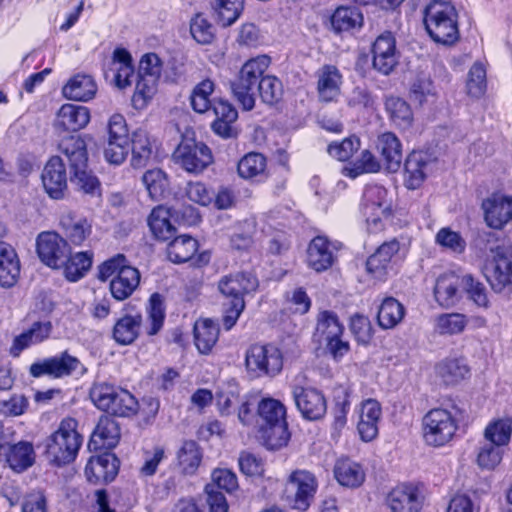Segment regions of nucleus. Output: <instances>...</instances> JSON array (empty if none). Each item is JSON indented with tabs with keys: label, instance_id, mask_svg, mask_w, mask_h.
Here are the masks:
<instances>
[{
	"label": "nucleus",
	"instance_id": "19",
	"mask_svg": "<svg viewBox=\"0 0 512 512\" xmlns=\"http://www.w3.org/2000/svg\"><path fill=\"white\" fill-rule=\"evenodd\" d=\"M481 207L486 224L493 229H502L512 220V197L492 194Z\"/></svg>",
	"mask_w": 512,
	"mask_h": 512
},
{
	"label": "nucleus",
	"instance_id": "58",
	"mask_svg": "<svg viewBox=\"0 0 512 512\" xmlns=\"http://www.w3.org/2000/svg\"><path fill=\"white\" fill-rule=\"evenodd\" d=\"M244 0H216L218 21L223 28L233 24L240 16Z\"/></svg>",
	"mask_w": 512,
	"mask_h": 512
},
{
	"label": "nucleus",
	"instance_id": "13",
	"mask_svg": "<svg viewBox=\"0 0 512 512\" xmlns=\"http://www.w3.org/2000/svg\"><path fill=\"white\" fill-rule=\"evenodd\" d=\"M317 480L310 471L295 470L286 482L285 495L292 508L305 511L317 490Z\"/></svg>",
	"mask_w": 512,
	"mask_h": 512
},
{
	"label": "nucleus",
	"instance_id": "5",
	"mask_svg": "<svg viewBox=\"0 0 512 512\" xmlns=\"http://www.w3.org/2000/svg\"><path fill=\"white\" fill-rule=\"evenodd\" d=\"M98 278L106 281L109 278L111 295L118 301L129 298L140 284V272L131 266L124 254H117L99 266Z\"/></svg>",
	"mask_w": 512,
	"mask_h": 512
},
{
	"label": "nucleus",
	"instance_id": "41",
	"mask_svg": "<svg viewBox=\"0 0 512 512\" xmlns=\"http://www.w3.org/2000/svg\"><path fill=\"white\" fill-rule=\"evenodd\" d=\"M142 323L140 314L124 315L117 320L113 327V338L121 345H129L133 343L139 336Z\"/></svg>",
	"mask_w": 512,
	"mask_h": 512
},
{
	"label": "nucleus",
	"instance_id": "9",
	"mask_svg": "<svg viewBox=\"0 0 512 512\" xmlns=\"http://www.w3.org/2000/svg\"><path fill=\"white\" fill-rule=\"evenodd\" d=\"M30 375L35 378L48 376L61 379L73 375L83 376L87 372L85 365L68 351L34 362L29 368Z\"/></svg>",
	"mask_w": 512,
	"mask_h": 512
},
{
	"label": "nucleus",
	"instance_id": "63",
	"mask_svg": "<svg viewBox=\"0 0 512 512\" xmlns=\"http://www.w3.org/2000/svg\"><path fill=\"white\" fill-rule=\"evenodd\" d=\"M95 498L97 512H123L124 504L121 503L119 492L115 490H97Z\"/></svg>",
	"mask_w": 512,
	"mask_h": 512
},
{
	"label": "nucleus",
	"instance_id": "50",
	"mask_svg": "<svg viewBox=\"0 0 512 512\" xmlns=\"http://www.w3.org/2000/svg\"><path fill=\"white\" fill-rule=\"evenodd\" d=\"M403 305L393 297L383 300L378 311V323L384 329L395 327L404 317Z\"/></svg>",
	"mask_w": 512,
	"mask_h": 512
},
{
	"label": "nucleus",
	"instance_id": "23",
	"mask_svg": "<svg viewBox=\"0 0 512 512\" xmlns=\"http://www.w3.org/2000/svg\"><path fill=\"white\" fill-rule=\"evenodd\" d=\"M386 505L390 512H419L422 500L416 487L403 484L387 494Z\"/></svg>",
	"mask_w": 512,
	"mask_h": 512
},
{
	"label": "nucleus",
	"instance_id": "21",
	"mask_svg": "<svg viewBox=\"0 0 512 512\" xmlns=\"http://www.w3.org/2000/svg\"><path fill=\"white\" fill-rule=\"evenodd\" d=\"M118 469L117 457L112 453H103L89 459L85 466V475L90 483H108L114 480Z\"/></svg>",
	"mask_w": 512,
	"mask_h": 512
},
{
	"label": "nucleus",
	"instance_id": "17",
	"mask_svg": "<svg viewBox=\"0 0 512 512\" xmlns=\"http://www.w3.org/2000/svg\"><path fill=\"white\" fill-rule=\"evenodd\" d=\"M292 396L303 418L314 421L325 415L327 410L326 400L324 395L316 388L294 385Z\"/></svg>",
	"mask_w": 512,
	"mask_h": 512
},
{
	"label": "nucleus",
	"instance_id": "49",
	"mask_svg": "<svg viewBox=\"0 0 512 512\" xmlns=\"http://www.w3.org/2000/svg\"><path fill=\"white\" fill-rule=\"evenodd\" d=\"M165 320V307L160 294L154 293L150 296L147 306V320L145 330L147 335H156L163 327Z\"/></svg>",
	"mask_w": 512,
	"mask_h": 512
},
{
	"label": "nucleus",
	"instance_id": "52",
	"mask_svg": "<svg viewBox=\"0 0 512 512\" xmlns=\"http://www.w3.org/2000/svg\"><path fill=\"white\" fill-rule=\"evenodd\" d=\"M466 93L472 98L482 97L487 89V72L483 62L476 61L468 71Z\"/></svg>",
	"mask_w": 512,
	"mask_h": 512
},
{
	"label": "nucleus",
	"instance_id": "60",
	"mask_svg": "<svg viewBox=\"0 0 512 512\" xmlns=\"http://www.w3.org/2000/svg\"><path fill=\"white\" fill-rule=\"evenodd\" d=\"M462 286L468 298L472 300L474 304L484 309L490 307L487 290L483 283L475 279L471 274H467L462 277Z\"/></svg>",
	"mask_w": 512,
	"mask_h": 512
},
{
	"label": "nucleus",
	"instance_id": "3",
	"mask_svg": "<svg viewBox=\"0 0 512 512\" xmlns=\"http://www.w3.org/2000/svg\"><path fill=\"white\" fill-rule=\"evenodd\" d=\"M256 426L267 448L275 450L287 444L286 408L279 400L264 398L258 403Z\"/></svg>",
	"mask_w": 512,
	"mask_h": 512
},
{
	"label": "nucleus",
	"instance_id": "48",
	"mask_svg": "<svg viewBox=\"0 0 512 512\" xmlns=\"http://www.w3.org/2000/svg\"><path fill=\"white\" fill-rule=\"evenodd\" d=\"M511 435L512 420L509 417L492 420L484 430L485 439L497 447L508 445Z\"/></svg>",
	"mask_w": 512,
	"mask_h": 512
},
{
	"label": "nucleus",
	"instance_id": "42",
	"mask_svg": "<svg viewBox=\"0 0 512 512\" xmlns=\"http://www.w3.org/2000/svg\"><path fill=\"white\" fill-rule=\"evenodd\" d=\"M334 474L340 485L350 488L359 487L365 480L362 467L349 459L338 460L334 467Z\"/></svg>",
	"mask_w": 512,
	"mask_h": 512
},
{
	"label": "nucleus",
	"instance_id": "26",
	"mask_svg": "<svg viewBox=\"0 0 512 512\" xmlns=\"http://www.w3.org/2000/svg\"><path fill=\"white\" fill-rule=\"evenodd\" d=\"M376 149L387 171L397 172L400 169L403 159L402 144L394 133L385 132L379 135Z\"/></svg>",
	"mask_w": 512,
	"mask_h": 512
},
{
	"label": "nucleus",
	"instance_id": "45",
	"mask_svg": "<svg viewBox=\"0 0 512 512\" xmlns=\"http://www.w3.org/2000/svg\"><path fill=\"white\" fill-rule=\"evenodd\" d=\"M219 336L217 325L209 319L198 321L194 325V339L198 351L207 354L216 344Z\"/></svg>",
	"mask_w": 512,
	"mask_h": 512
},
{
	"label": "nucleus",
	"instance_id": "64",
	"mask_svg": "<svg viewBox=\"0 0 512 512\" xmlns=\"http://www.w3.org/2000/svg\"><path fill=\"white\" fill-rule=\"evenodd\" d=\"M137 77L138 79L132 101L134 106L141 108L146 105L147 100L151 99L156 92L158 79L141 75Z\"/></svg>",
	"mask_w": 512,
	"mask_h": 512
},
{
	"label": "nucleus",
	"instance_id": "34",
	"mask_svg": "<svg viewBox=\"0 0 512 512\" xmlns=\"http://www.w3.org/2000/svg\"><path fill=\"white\" fill-rule=\"evenodd\" d=\"M97 92V84L90 75L77 74L63 87L64 97L74 101L87 102L93 99Z\"/></svg>",
	"mask_w": 512,
	"mask_h": 512
},
{
	"label": "nucleus",
	"instance_id": "29",
	"mask_svg": "<svg viewBox=\"0 0 512 512\" xmlns=\"http://www.w3.org/2000/svg\"><path fill=\"white\" fill-rule=\"evenodd\" d=\"M52 329L50 321L34 322L27 330L14 338L10 353L17 357L24 349L42 343L50 337Z\"/></svg>",
	"mask_w": 512,
	"mask_h": 512
},
{
	"label": "nucleus",
	"instance_id": "10",
	"mask_svg": "<svg viewBox=\"0 0 512 512\" xmlns=\"http://www.w3.org/2000/svg\"><path fill=\"white\" fill-rule=\"evenodd\" d=\"M491 258L483 266V275L492 290L500 293L512 284V250L509 245H497L490 249Z\"/></svg>",
	"mask_w": 512,
	"mask_h": 512
},
{
	"label": "nucleus",
	"instance_id": "54",
	"mask_svg": "<svg viewBox=\"0 0 512 512\" xmlns=\"http://www.w3.org/2000/svg\"><path fill=\"white\" fill-rule=\"evenodd\" d=\"M118 389L119 387L106 382L95 383L90 390V399L98 409L108 413L113 407Z\"/></svg>",
	"mask_w": 512,
	"mask_h": 512
},
{
	"label": "nucleus",
	"instance_id": "38",
	"mask_svg": "<svg viewBox=\"0 0 512 512\" xmlns=\"http://www.w3.org/2000/svg\"><path fill=\"white\" fill-rule=\"evenodd\" d=\"M148 225L154 237L161 241L171 239L176 233V228L171 223V210L162 205L151 211Z\"/></svg>",
	"mask_w": 512,
	"mask_h": 512
},
{
	"label": "nucleus",
	"instance_id": "61",
	"mask_svg": "<svg viewBox=\"0 0 512 512\" xmlns=\"http://www.w3.org/2000/svg\"><path fill=\"white\" fill-rule=\"evenodd\" d=\"M435 243L456 254H461L466 249L465 239L449 227H443L436 233Z\"/></svg>",
	"mask_w": 512,
	"mask_h": 512
},
{
	"label": "nucleus",
	"instance_id": "24",
	"mask_svg": "<svg viewBox=\"0 0 512 512\" xmlns=\"http://www.w3.org/2000/svg\"><path fill=\"white\" fill-rule=\"evenodd\" d=\"M373 66L388 75L398 62L396 41L392 34H379L373 43Z\"/></svg>",
	"mask_w": 512,
	"mask_h": 512
},
{
	"label": "nucleus",
	"instance_id": "57",
	"mask_svg": "<svg viewBox=\"0 0 512 512\" xmlns=\"http://www.w3.org/2000/svg\"><path fill=\"white\" fill-rule=\"evenodd\" d=\"M258 91L263 103L274 105L282 98L283 85L277 77L265 75L259 82Z\"/></svg>",
	"mask_w": 512,
	"mask_h": 512
},
{
	"label": "nucleus",
	"instance_id": "37",
	"mask_svg": "<svg viewBox=\"0 0 512 512\" xmlns=\"http://www.w3.org/2000/svg\"><path fill=\"white\" fill-rule=\"evenodd\" d=\"M428 166L427 155L422 152L413 151L406 158L405 184L408 189L419 188L426 178V169Z\"/></svg>",
	"mask_w": 512,
	"mask_h": 512
},
{
	"label": "nucleus",
	"instance_id": "18",
	"mask_svg": "<svg viewBox=\"0 0 512 512\" xmlns=\"http://www.w3.org/2000/svg\"><path fill=\"white\" fill-rule=\"evenodd\" d=\"M198 250V242L189 235L175 237L168 245L167 255L171 262L180 264L193 260V265L204 266L210 261V254L207 251L200 253L194 259Z\"/></svg>",
	"mask_w": 512,
	"mask_h": 512
},
{
	"label": "nucleus",
	"instance_id": "11",
	"mask_svg": "<svg viewBox=\"0 0 512 512\" xmlns=\"http://www.w3.org/2000/svg\"><path fill=\"white\" fill-rule=\"evenodd\" d=\"M422 427L425 443L429 446L441 447L451 441L458 426L448 410L435 408L425 414Z\"/></svg>",
	"mask_w": 512,
	"mask_h": 512
},
{
	"label": "nucleus",
	"instance_id": "56",
	"mask_svg": "<svg viewBox=\"0 0 512 512\" xmlns=\"http://www.w3.org/2000/svg\"><path fill=\"white\" fill-rule=\"evenodd\" d=\"M138 411L137 399L127 390L119 387L118 392L114 396L113 407L109 410V414L129 417Z\"/></svg>",
	"mask_w": 512,
	"mask_h": 512
},
{
	"label": "nucleus",
	"instance_id": "62",
	"mask_svg": "<svg viewBox=\"0 0 512 512\" xmlns=\"http://www.w3.org/2000/svg\"><path fill=\"white\" fill-rule=\"evenodd\" d=\"M467 324L465 315L460 313L442 314L436 319V330L440 334H459Z\"/></svg>",
	"mask_w": 512,
	"mask_h": 512
},
{
	"label": "nucleus",
	"instance_id": "36",
	"mask_svg": "<svg viewBox=\"0 0 512 512\" xmlns=\"http://www.w3.org/2000/svg\"><path fill=\"white\" fill-rule=\"evenodd\" d=\"M330 21L335 32H348L360 30L364 24V16L356 7L339 6L331 15Z\"/></svg>",
	"mask_w": 512,
	"mask_h": 512
},
{
	"label": "nucleus",
	"instance_id": "51",
	"mask_svg": "<svg viewBox=\"0 0 512 512\" xmlns=\"http://www.w3.org/2000/svg\"><path fill=\"white\" fill-rule=\"evenodd\" d=\"M142 183L153 200L162 199L169 188L166 173L158 168L147 170L142 175Z\"/></svg>",
	"mask_w": 512,
	"mask_h": 512
},
{
	"label": "nucleus",
	"instance_id": "55",
	"mask_svg": "<svg viewBox=\"0 0 512 512\" xmlns=\"http://www.w3.org/2000/svg\"><path fill=\"white\" fill-rule=\"evenodd\" d=\"M214 83L210 79L201 81L191 94V106L197 113L209 112L213 102L210 99Z\"/></svg>",
	"mask_w": 512,
	"mask_h": 512
},
{
	"label": "nucleus",
	"instance_id": "47",
	"mask_svg": "<svg viewBox=\"0 0 512 512\" xmlns=\"http://www.w3.org/2000/svg\"><path fill=\"white\" fill-rule=\"evenodd\" d=\"M93 253L89 251L78 252L69 255L66 263L62 266L67 280L76 282L89 271L92 265Z\"/></svg>",
	"mask_w": 512,
	"mask_h": 512
},
{
	"label": "nucleus",
	"instance_id": "1",
	"mask_svg": "<svg viewBox=\"0 0 512 512\" xmlns=\"http://www.w3.org/2000/svg\"><path fill=\"white\" fill-rule=\"evenodd\" d=\"M217 286L221 295L230 299L225 305L223 316V326L228 331L245 309V296L257 291L259 281L250 272H235L222 276Z\"/></svg>",
	"mask_w": 512,
	"mask_h": 512
},
{
	"label": "nucleus",
	"instance_id": "33",
	"mask_svg": "<svg viewBox=\"0 0 512 512\" xmlns=\"http://www.w3.org/2000/svg\"><path fill=\"white\" fill-rule=\"evenodd\" d=\"M342 76L333 65H324L318 72L317 90L319 98L324 102H331L340 95Z\"/></svg>",
	"mask_w": 512,
	"mask_h": 512
},
{
	"label": "nucleus",
	"instance_id": "22",
	"mask_svg": "<svg viewBox=\"0 0 512 512\" xmlns=\"http://www.w3.org/2000/svg\"><path fill=\"white\" fill-rule=\"evenodd\" d=\"M338 247L324 236L312 239L307 249V263L316 272L329 269L336 258Z\"/></svg>",
	"mask_w": 512,
	"mask_h": 512
},
{
	"label": "nucleus",
	"instance_id": "46",
	"mask_svg": "<svg viewBox=\"0 0 512 512\" xmlns=\"http://www.w3.org/2000/svg\"><path fill=\"white\" fill-rule=\"evenodd\" d=\"M385 108L391 121L401 129H408L413 122L410 105L403 99L390 96L386 98Z\"/></svg>",
	"mask_w": 512,
	"mask_h": 512
},
{
	"label": "nucleus",
	"instance_id": "4",
	"mask_svg": "<svg viewBox=\"0 0 512 512\" xmlns=\"http://www.w3.org/2000/svg\"><path fill=\"white\" fill-rule=\"evenodd\" d=\"M77 427L76 419L64 418L57 430L46 438L45 454L51 463L62 466L75 460L83 442Z\"/></svg>",
	"mask_w": 512,
	"mask_h": 512
},
{
	"label": "nucleus",
	"instance_id": "39",
	"mask_svg": "<svg viewBox=\"0 0 512 512\" xmlns=\"http://www.w3.org/2000/svg\"><path fill=\"white\" fill-rule=\"evenodd\" d=\"M470 369L464 359L450 358L436 366V375L445 385H455L469 375Z\"/></svg>",
	"mask_w": 512,
	"mask_h": 512
},
{
	"label": "nucleus",
	"instance_id": "53",
	"mask_svg": "<svg viewBox=\"0 0 512 512\" xmlns=\"http://www.w3.org/2000/svg\"><path fill=\"white\" fill-rule=\"evenodd\" d=\"M152 148L145 132L139 131L133 134L131 166L136 169L147 166L151 159Z\"/></svg>",
	"mask_w": 512,
	"mask_h": 512
},
{
	"label": "nucleus",
	"instance_id": "16",
	"mask_svg": "<svg viewBox=\"0 0 512 512\" xmlns=\"http://www.w3.org/2000/svg\"><path fill=\"white\" fill-rule=\"evenodd\" d=\"M426 32L451 30L458 32L459 22L455 7L447 1L433 0L424 11Z\"/></svg>",
	"mask_w": 512,
	"mask_h": 512
},
{
	"label": "nucleus",
	"instance_id": "12",
	"mask_svg": "<svg viewBox=\"0 0 512 512\" xmlns=\"http://www.w3.org/2000/svg\"><path fill=\"white\" fill-rule=\"evenodd\" d=\"M343 332L344 327L336 313L324 310L318 314L314 336L318 342L325 343L335 359L343 357L349 351V343L341 339Z\"/></svg>",
	"mask_w": 512,
	"mask_h": 512
},
{
	"label": "nucleus",
	"instance_id": "35",
	"mask_svg": "<svg viewBox=\"0 0 512 512\" xmlns=\"http://www.w3.org/2000/svg\"><path fill=\"white\" fill-rule=\"evenodd\" d=\"M462 285V278L455 273H445L438 277L434 295L436 301L445 308L454 306L459 300L458 288Z\"/></svg>",
	"mask_w": 512,
	"mask_h": 512
},
{
	"label": "nucleus",
	"instance_id": "25",
	"mask_svg": "<svg viewBox=\"0 0 512 512\" xmlns=\"http://www.w3.org/2000/svg\"><path fill=\"white\" fill-rule=\"evenodd\" d=\"M42 182L51 198L59 199L63 196L67 187L64 159L54 156L47 162L42 173Z\"/></svg>",
	"mask_w": 512,
	"mask_h": 512
},
{
	"label": "nucleus",
	"instance_id": "7",
	"mask_svg": "<svg viewBox=\"0 0 512 512\" xmlns=\"http://www.w3.org/2000/svg\"><path fill=\"white\" fill-rule=\"evenodd\" d=\"M245 367L256 378L274 377L283 368L282 352L273 344H253L246 350Z\"/></svg>",
	"mask_w": 512,
	"mask_h": 512
},
{
	"label": "nucleus",
	"instance_id": "30",
	"mask_svg": "<svg viewBox=\"0 0 512 512\" xmlns=\"http://www.w3.org/2000/svg\"><path fill=\"white\" fill-rule=\"evenodd\" d=\"M21 265L15 249L0 241V286L13 287L20 277Z\"/></svg>",
	"mask_w": 512,
	"mask_h": 512
},
{
	"label": "nucleus",
	"instance_id": "40",
	"mask_svg": "<svg viewBox=\"0 0 512 512\" xmlns=\"http://www.w3.org/2000/svg\"><path fill=\"white\" fill-rule=\"evenodd\" d=\"M60 225L67 238L74 245H81L91 234L92 226L85 218H77L73 213H64L60 218Z\"/></svg>",
	"mask_w": 512,
	"mask_h": 512
},
{
	"label": "nucleus",
	"instance_id": "32",
	"mask_svg": "<svg viewBox=\"0 0 512 512\" xmlns=\"http://www.w3.org/2000/svg\"><path fill=\"white\" fill-rule=\"evenodd\" d=\"M400 244L396 239L384 242L366 262V268L375 278L382 279L391 260L398 253Z\"/></svg>",
	"mask_w": 512,
	"mask_h": 512
},
{
	"label": "nucleus",
	"instance_id": "59",
	"mask_svg": "<svg viewBox=\"0 0 512 512\" xmlns=\"http://www.w3.org/2000/svg\"><path fill=\"white\" fill-rule=\"evenodd\" d=\"M266 168V159L260 153H249L238 163V174L244 179H252L261 175Z\"/></svg>",
	"mask_w": 512,
	"mask_h": 512
},
{
	"label": "nucleus",
	"instance_id": "27",
	"mask_svg": "<svg viewBox=\"0 0 512 512\" xmlns=\"http://www.w3.org/2000/svg\"><path fill=\"white\" fill-rule=\"evenodd\" d=\"M120 439V428L118 423L109 416H101L96 428L94 429L90 441L89 448L98 449H112Z\"/></svg>",
	"mask_w": 512,
	"mask_h": 512
},
{
	"label": "nucleus",
	"instance_id": "8",
	"mask_svg": "<svg viewBox=\"0 0 512 512\" xmlns=\"http://www.w3.org/2000/svg\"><path fill=\"white\" fill-rule=\"evenodd\" d=\"M361 211L370 233L382 231L384 222L391 213V201L388 199L387 190L377 184L367 185L363 193Z\"/></svg>",
	"mask_w": 512,
	"mask_h": 512
},
{
	"label": "nucleus",
	"instance_id": "28",
	"mask_svg": "<svg viewBox=\"0 0 512 512\" xmlns=\"http://www.w3.org/2000/svg\"><path fill=\"white\" fill-rule=\"evenodd\" d=\"M90 111L87 107L75 104H64L57 112L55 127L64 131L76 132L87 126Z\"/></svg>",
	"mask_w": 512,
	"mask_h": 512
},
{
	"label": "nucleus",
	"instance_id": "2",
	"mask_svg": "<svg viewBox=\"0 0 512 512\" xmlns=\"http://www.w3.org/2000/svg\"><path fill=\"white\" fill-rule=\"evenodd\" d=\"M59 151L69 164L71 183L86 194H100V182L88 170L87 146L84 139L78 135L64 137L59 143Z\"/></svg>",
	"mask_w": 512,
	"mask_h": 512
},
{
	"label": "nucleus",
	"instance_id": "44",
	"mask_svg": "<svg viewBox=\"0 0 512 512\" xmlns=\"http://www.w3.org/2000/svg\"><path fill=\"white\" fill-rule=\"evenodd\" d=\"M202 461V451L193 440L184 441L177 452V464L184 475H194Z\"/></svg>",
	"mask_w": 512,
	"mask_h": 512
},
{
	"label": "nucleus",
	"instance_id": "6",
	"mask_svg": "<svg viewBox=\"0 0 512 512\" xmlns=\"http://www.w3.org/2000/svg\"><path fill=\"white\" fill-rule=\"evenodd\" d=\"M270 58L260 55L246 61L238 75L230 82V90L233 98L244 111H251L255 107V87L264 78V73L269 67Z\"/></svg>",
	"mask_w": 512,
	"mask_h": 512
},
{
	"label": "nucleus",
	"instance_id": "15",
	"mask_svg": "<svg viewBox=\"0 0 512 512\" xmlns=\"http://www.w3.org/2000/svg\"><path fill=\"white\" fill-rule=\"evenodd\" d=\"M173 158L185 171L201 173L213 161L210 148L194 140L181 142L173 153Z\"/></svg>",
	"mask_w": 512,
	"mask_h": 512
},
{
	"label": "nucleus",
	"instance_id": "14",
	"mask_svg": "<svg viewBox=\"0 0 512 512\" xmlns=\"http://www.w3.org/2000/svg\"><path fill=\"white\" fill-rule=\"evenodd\" d=\"M36 251L43 264L60 269L70 255V247L63 237L53 231L41 232L36 239Z\"/></svg>",
	"mask_w": 512,
	"mask_h": 512
},
{
	"label": "nucleus",
	"instance_id": "20",
	"mask_svg": "<svg viewBox=\"0 0 512 512\" xmlns=\"http://www.w3.org/2000/svg\"><path fill=\"white\" fill-rule=\"evenodd\" d=\"M359 420L357 422V430L360 438L364 442L374 440L379 433L378 424L382 416V408L380 403L375 399L363 400L357 410Z\"/></svg>",
	"mask_w": 512,
	"mask_h": 512
},
{
	"label": "nucleus",
	"instance_id": "43",
	"mask_svg": "<svg viewBox=\"0 0 512 512\" xmlns=\"http://www.w3.org/2000/svg\"><path fill=\"white\" fill-rule=\"evenodd\" d=\"M6 461L15 472H23L35 461L33 445L29 442H19L8 448Z\"/></svg>",
	"mask_w": 512,
	"mask_h": 512
},
{
	"label": "nucleus",
	"instance_id": "31",
	"mask_svg": "<svg viewBox=\"0 0 512 512\" xmlns=\"http://www.w3.org/2000/svg\"><path fill=\"white\" fill-rule=\"evenodd\" d=\"M112 82L119 89L131 86L135 77L134 66L131 54L122 47L113 52Z\"/></svg>",
	"mask_w": 512,
	"mask_h": 512
}]
</instances>
